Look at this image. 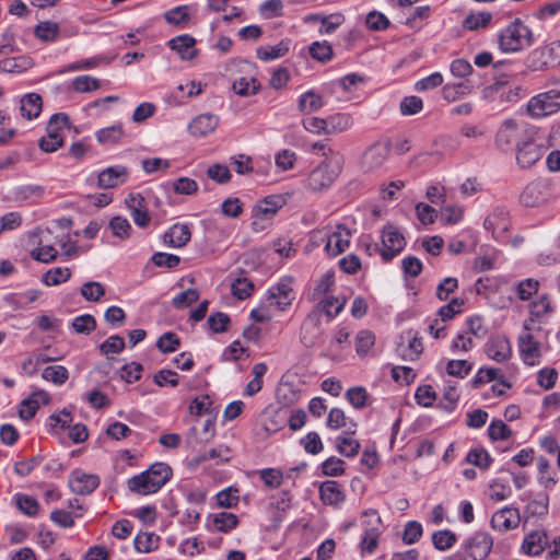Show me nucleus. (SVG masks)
<instances>
[{
	"mask_svg": "<svg viewBox=\"0 0 560 560\" xmlns=\"http://www.w3.org/2000/svg\"><path fill=\"white\" fill-rule=\"evenodd\" d=\"M172 477L171 467L162 462L152 464L147 470L127 480L128 489L140 495L156 493Z\"/></svg>",
	"mask_w": 560,
	"mask_h": 560,
	"instance_id": "obj_1",
	"label": "nucleus"
},
{
	"mask_svg": "<svg viewBox=\"0 0 560 560\" xmlns=\"http://www.w3.org/2000/svg\"><path fill=\"white\" fill-rule=\"evenodd\" d=\"M534 40L533 31L520 19L511 22L498 36L499 48L503 52L522 51L530 47Z\"/></svg>",
	"mask_w": 560,
	"mask_h": 560,
	"instance_id": "obj_2",
	"label": "nucleus"
},
{
	"mask_svg": "<svg viewBox=\"0 0 560 560\" xmlns=\"http://www.w3.org/2000/svg\"><path fill=\"white\" fill-rule=\"evenodd\" d=\"M341 171L340 163L332 160H324L310 172L303 182L304 188L313 192H319L329 188Z\"/></svg>",
	"mask_w": 560,
	"mask_h": 560,
	"instance_id": "obj_3",
	"label": "nucleus"
},
{
	"mask_svg": "<svg viewBox=\"0 0 560 560\" xmlns=\"http://www.w3.org/2000/svg\"><path fill=\"white\" fill-rule=\"evenodd\" d=\"M530 71H542L560 65V40L533 49L525 59Z\"/></svg>",
	"mask_w": 560,
	"mask_h": 560,
	"instance_id": "obj_4",
	"label": "nucleus"
},
{
	"mask_svg": "<svg viewBox=\"0 0 560 560\" xmlns=\"http://www.w3.org/2000/svg\"><path fill=\"white\" fill-rule=\"evenodd\" d=\"M527 114L534 119L545 118L560 110V90L551 89L530 97Z\"/></svg>",
	"mask_w": 560,
	"mask_h": 560,
	"instance_id": "obj_5",
	"label": "nucleus"
},
{
	"mask_svg": "<svg viewBox=\"0 0 560 560\" xmlns=\"http://www.w3.org/2000/svg\"><path fill=\"white\" fill-rule=\"evenodd\" d=\"M320 234L325 240V252L329 256H338L343 253L350 245L351 232L343 224L335 228H325Z\"/></svg>",
	"mask_w": 560,
	"mask_h": 560,
	"instance_id": "obj_6",
	"label": "nucleus"
},
{
	"mask_svg": "<svg viewBox=\"0 0 560 560\" xmlns=\"http://www.w3.org/2000/svg\"><path fill=\"white\" fill-rule=\"evenodd\" d=\"M382 248L380 254L385 261L392 260L400 254L405 246L406 240L399 229L393 224H387L381 233Z\"/></svg>",
	"mask_w": 560,
	"mask_h": 560,
	"instance_id": "obj_7",
	"label": "nucleus"
},
{
	"mask_svg": "<svg viewBox=\"0 0 560 560\" xmlns=\"http://www.w3.org/2000/svg\"><path fill=\"white\" fill-rule=\"evenodd\" d=\"M272 308L284 311L294 300L291 278H281L279 282L268 289L265 299Z\"/></svg>",
	"mask_w": 560,
	"mask_h": 560,
	"instance_id": "obj_8",
	"label": "nucleus"
},
{
	"mask_svg": "<svg viewBox=\"0 0 560 560\" xmlns=\"http://www.w3.org/2000/svg\"><path fill=\"white\" fill-rule=\"evenodd\" d=\"M517 347L524 364L535 366L540 363L541 343L536 339L533 332L521 331L517 338Z\"/></svg>",
	"mask_w": 560,
	"mask_h": 560,
	"instance_id": "obj_9",
	"label": "nucleus"
},
{
	"mask_svg": "<svg viewBox=\"0 0 560 560\" xmlns=\"http://www.w3.org/2000/svg\"><path fill=\"white\" fill-rule=\"evenodd\" d=\"M523 94L524 91L520 85L503 78H494L492 82V102H498L500 105L515 103L522 98Z\"/></svg>",
	"mask_w": 560,
	"mask_h": 560,
	"instance_id": "obj_10",
	"label": "nucleus"
},
{
	"mask_svg": "<svg viewBox=\"0 0 560 560\" xmlns=\"http://www.w3.org/2000/svg\"><path fill=\"white\" fill-rule=\"evenodd\" d=\"M390 153V144L375 142L363 153L362 166L368 172L380 170L387 161Z\"/></svg>",
	"mask_w": 560,
	"mask_h": 560,
	"instance_id": "obj_11",
	"label": "nucleus"
},
{
	"mask_svg": "<svg viewBox=\"0 0 560 560\" xmlns=\"http://www.w3.org/2000/svg\"><path fill=\"white\" fill-rule=\"evenodd\" d=\"M521 135V126L515 120L508 119L497 131L495 144L503 152L511 151L518 143Z\"/></svg>",
	"mask_w": 560,
	"mask_h": 560,
	"instance_id": "obj_12",
	"label": "nucleus"
},
{
	"mask_svg": "<svg viewBox=\"0 0 560 560\" xmlns=\"http://www.w3.org/2000/svg\"><path fill=\"white\" fill-rule=\"evenodd\" d=\"M318 494L323 504L340 508L347 499L342 486L336 480H325L318 486Z\"/></svg>",
	"mask_w": 560,
	"mask_h": 560,
	"instance_id": "obj_13",
	"label": "nucleus"
},
{
	"mask_svg": "<svg viewBox=\"0 0 560 560\" xmlns=\"http://www.w3.org/2000/svg\"><path fill=\"white\" fill-rule=\"evenodd\" d=\"M129 176L130 171L128 167L117 164L101 171L97 176V184L104 189L116 188L125 184L129 179Z\"/></svg>",
	"mask_w": 560,
	"mask_h": 560,
	"instance_id": "obj_14",
	"label": "nucleus"
},
{
	"mask_svg": "<svg viewBox=\"0 0 560 560\" xmlns=\"http://www.w3.org/2000/svg\"><path fill=\"white\" fill-rule=\"evenodd\" d=\"M549 196V185L542 180H535L524 188L520 200L526 207H537L544 203Z\"/></svg>",
	"mask_w": 560,
	"mask_h": 560,
	"instance_id": "obj_15",
	"label": "nucleus"
},
{
	"mask_svg": "<svg viewBox=\"0 0 560 560\" xmlns=\"http://www.w3.org/2000/svg\"><path fill=\"white\" fill-rule=\"evenodd\" d=\"M100 485L97 475L86 474L81 469H75L71 472L69 478V487L72 492L80 495H88L92 493Z\"/></svg>",
	"mask_w": 560,
	"mask_h": 560,
	"instance_id": "obj_16",
	"label": "nucleus"
},
{
	"mask_svg": "<svg viewBox=\"0 0 560 560\" xmlns=\"http://www.w3.org/2000/svg\"><path fill=\"white\" fill-rule=\"evenodd\" d=\"M220 118L214 114H201L196 116L187 127V131L195 138L206 137L219 126Z\"/></svg>",
	"mask_w": 560,
	"mask_h": 560,
	"instance_id": "obj_17",
	"label": "nucleus"
},
{
	"mask_svg": "<svg viewBox=\"0 0 560 560\" xmlns=\"http://www.w3.org/2000/svg\"><path fill=\"white\" fill-rule=\"evenodd\" d=\"M544 153L545 149L542 145L533 141L524 142L521 147H517V164L522 168H529L542 158Z\"/></svg>",
	"mask_w": 560,
	"mask_h": 560,
	"instance_id": "obj_18",
	"label": "nucleus"
},
{
	"mask_svg": "<svg viewBox=\"0 0 560 560\" xmlns=\"http://www.w3.org/2000/svg\"><path fill=\"white\" fill-rule=\"evenodd\" d=\"M195 45L196 39L189 34H183L168 40V47L176 51L182 60H191L198 56Z\"/></svg>",
	"mask_w": 560,
	"mask_h": 560,
	"instance_id": "obj_19",
	"label": "nucleus"
},
{
	"mask_svg": "<svg viewBox=\"0 0 560 560\" xmlns=\"http://www.w3.org/2000/svg\"><path fill=\"white\" fill-rule=\"evenodd\" d=\"M190 238L191 231L188 224H174L163 235L164 244L174 248L185 246Z\"/></svg>",
	"mask_w": 560,
	"mask_h": 560,
	"instance_id": "obj_20",
	"label": "nucleus"
},
{
	"mask_svg": "<svg viewBox=\"0 0 560 560\" xmlns=\"http://www.w3.org/2000/svg\"><path fill=\"white\" fill-rule=\"evenodd\" d=\"M238 524V518L231 512H219L209 514L207 517V527L220 533H230Z\"/></svg>",
	"mask_w": 560,
	"mask_h": 560,
	"instance_id": "obj_21",
	"label": "nucleus"
},
{
	"mask_svg": "<svg viewBox=\"0 0 560 560\" xmlns=\"http://www.w3.org/2000/svg\"><path fill=\"white\" fill-rule=\"evenodd\" d=\"M520 524V514L516 509L504 508L492 514V528L502 532L513 529Z\"/></svg>",
	"mask_w": 560,
	"mask_h": 560,
	"instance_id": "obj_22",
	"label": "nucleus"
},
{
	"mask_svg": "<svg viewBox=\"0 0 560 560\" xmlns=\"http://www.w3.org/2000/svg\"><path fill=\"white\" fill-rule=\"evenodd\" d=\"M291 40L288 38L281 39L276 45L259 46L256 49L257 58L261 61L269 62L284 57L290 50Z\"/></svg>",
	"mask_w": 560,
	"mask_h": 560,
	"instance_id": "obj_23",
	"label": "nucleus"
},
{
	"mask_svg": "<svg viewBox=\"0 0 560 560\" xmlns=\"http://www.w3.org/2000/svg\"><path fill=\"white\" fill-rule=\"evenodd\" d=\"M547 545L548 538L546 533L536 530L524 537L521 550L523 553L528 556H538L545 550Z\"/></svg>",
	"mask_w": 560,
	"mask_h": 560,
	"instance_id": "obj_24",
	"label": "nucleus"
},
{
	"mask_svg": "<svg viewBox=\"0 0 560 560\" xmlns=\"http://www.w3.org/2000/svg\"><path fill=\"white\" fill-rule=\"evenodd\" d=\"M326 427L330 430L347 429L349 433H354L357 423L348 418L341 408H331L328 412Z\"/></svg>",
	"mask_w": 560,
	"mask_h": 560,
	"instance_id": "obj_25",
	"label": "nucleus"
},
{
	"mask_svg": "<svg viewBox=\"0 0 560 560\" xmlns=\"http://www.w3.org/2000/svg\"><path fill=\"white\" fill-rule=\"evenodd\" d=\"M43 101L37 93H27L20 101V110L22 117L33 120L42 113Z\"/></svg>",
	"mask_w": 560,
	"mask_h": 560,
	"instance_id": "obj_26",
	"label": "nucleus"
},
{
	"mask_svg": "<svg viewBox=\"0 0 560 560\" xmlns=\"http://www.w3.org/2000/svg\"><path fill=\"white\" fill-rule=\"evenodd\" d=\"M458 382L453 380H444L443 395L440 400V407L446 411H453L459 400Z\"/></svg>",
	"mask_w": 560,
	"mask_h": 560,
	"instance_id": "obj_27",
	"label": "nucleus"
},
{
	"mask_svg": "<svg viewBox=\"0 0 560 560\" xmlns=\"http://www.w3.org/2000/svg\"><path fill=\"white\" fill-rule=\"evenodd\" d=\"M325 106V101L314 90H308L301 94L298 100V108L303 114L318 112Z\"/></svg>",
	"mask_w": 560,
	"mask_h": 560,
	"instance_id": "obj_28",
	"label": "nucleus"
},
{
	"mask_svg": "<svg viewBox=\"0 0 560 560\" xmlns=\"http://www.w3.org/2000/svg\"><path fill=\"white\" fill-rule=\"evenodd\" d=\"M328 135L342 133L350 130L354 119L349 113H335L327 117Z\"/></svg>",
	"mask_w": 560,
	"mask_h": 560,
	"instance_id": "obj_29",
	"label": "nucleus"
},
{
	"mask_svg": "<svg viewBox=\"0 0 560 560\" xmlns=\"http://www.w3.org/2000/svg\"><path fill=\"white\" fill-rule=\"evenodd\" d=\"M468 553L472 560H487L490 553V538L486 534L475 535L470 539Z\"/></svg>",
	"mask_w": 560,
	"mask_h": 560,
	"instance_id": "obj_30",
	"label": "nucleus"
},
{
	"mask_svg": "<svg viewBox=\"0 0 560 560\" xmlns=\"http://www.w3.org/2000/svg\"><path fill=\"white\" fill-rule=\"evenodd\" d=\"M352 433L349 431L339 435L335 440L336 448L339 454L346 457H354L360 451V443L358 440L351 436Z\"/></svg>",
	"mask_w": 560,
	"mask_h": 560,
	"instance_id": "obj_31",
	"label": "nucleus"
},
{
	"mask_svg": "<svg viewBox=\"0 0 560 560\" xmlns=\"http://www.w3.org/2000/svg\"><path fill=\"white\" fill-rule=\"evenodd\" d=\"M45 194V187L40 185H22L14 191V196L20 201H27L30 203L37 202Z\"/></svg>",
	"mask_w": 560,
	"mask_h": 560,
	"instance_id": "obj_32",
	"label": "nucleus"
},
{
	"mask_svg": "<svg viewBox=\"0 0 560 560\" xmlns=\"http://www.w3.org/2000/svg\"><path fill=\"white\" fill-rule=\"evenodd\" d=\"M71 278V270L68 267H55L42 276V282L46 287H56L67 282Z\"/></svg>",
	"mask_w": 560,
	"mask_h": 560,
	"instance_id": "obj_33",
	"label": "nucleus"
},
{
	"mask_svg": "<svg viewBox=\"0 0 560 560\" xmlns=\"http://www.w3.org/2000/svg\"><path fill=\"white\" fill-rule=\"evenodd\" d=\"M124 136L121 124H115L109 127L102 128L96 131L95 137L102 144L117 143Z\"/></svg>",
	"mask_w": 560,
	"mask_h": 560,
	"instance_id": "obj_34",
	"label": "nucleus"
},
{
	"mask_svg": "<svg viewBox=\"0 0 560 560\" xmlns=\"http://www.w3.org/2000/svg\"><path fill=\"white\" fill-rule=\"evenodd\" d=\"M30 256L35 261L43 262V264H50L57 259L58 250L49 241L40 247L31 248Z\"/></svg>",
	"mask_w": 560,
	"mask_h": 560,
	"instance_id": "obj_35",
	"label": "nucleus"
},
{
	"mask_svg": "<svg viewBox=\"0 0 560 560\" xmlns=\"http://www.w3.org/2000/svg\"><path fill=\"white\" fill-rule=\"evenodd\" d=\"M40 295L37 289H30L24 292L13 293L7 298V301L15 308H26L34 303Z\"/></svg>",
	"mask_w": 560,
	"mask_h": 560,
	"instance_id": "obj_36",
	"label": "nucleus"
},
{
	"mask_svg": "<svg viewBox=\"0 0 560 560\" xmlns=\"http://www.w3.org/2000/svg\"><path fill=\"white\" fill-rule=\"evenodd\" d=\"M472 91V84L469 81L459 83H447L443 86V96L448 102H454L457 98L470 94Z\"/></svg>",
	"mask_w": 560,
	"mask_h": 560,
	"instance_id": "obj_37",
	"label": "nucleus"
},
{
	"mask_svg": "<svg viewBox=\"0 0 560 560\" xmlns=\"http://www.w3.org/2000/svg\"><path fill=\"white\" fill-rule=\"evenodd\" d=\"M159 536L152 533H139L133 540L135 549L138 552L148 553L159 546Z\"/></svg>",
	"mask_w": 560,
	"mask_h": 560,
	"instance_id": "obj_38",
	"label": "nucleus"
},
{
	"mask_svg": "<svg viewBox=\"0 0 560 560\" xmlns=\"http://www.w3.org/2000/svg\"><path fill=\"white\" fill-rule=\"evenodd\" d=\"M456 541V535L450 529H442L432 534V544L439 551L451 549Z\"/></svg>",
	"mask_w": 560,
	"mask_h": 560,
	"instance_id": "obj_39",
	"label": "nucleus"
},
{
	"mask_svg": "<svg viewBox=\"0 0 560 560\" xmlns=\"http://www.w3.org/2000/svg\"><path fill=\"white\" fill-rule=\"evenodd\" d=\"M42 377L60 386L68 381L69 372L63 365H49L43 370Z\"/></svg>",
	"mask_w": 560,
	"mask_h": 560,
	"instance_id": "obj_40",
	"label": "nucleus"
},
{
	"mask_svg": "<svg viewBox=\"0 0 560 560\" xmlns=\"http://www.w3.org/2000/svg\"><path fill=\"white\" fill-rule=\"evenodd\" d=\"M164 19L170 24L185 26L190 20L189 7L186 4L175 7L165 12Z\"/></svg>",
	"mask_w": 560,
	"mask_h": 560,
	"instance_id": "obj_41",
	"label": "nucleus"
},
{
	"mask_svg": "<svg viewBox=\"0 0 560 560\" xmlns=\"http://www.w3.org/2000/svg\"><path fill=\"white\" fill-rule=\"evenodd\" d=\"M281 208V200L275 197H267L255 207V215L267 219L273 215Z\"/></svg>",
	"mask_w": 560,
	"mask_h": 560,
	"instance_id": "obj_42",
	"label": "nucleus"
},
{
	"mask_svg": "<svg viewBox=\"0 0 560 560\" xmlns=\"http://www.w3.org/2000/svg\"><path fill=\"white\" fill-rule=\"evenodd\" d=\"M511 355V345L505 336L492 338V360L504 361Z\"/></svg>",
	"mask_w": 560,
	"mask_h": 560,
	"instance_id": "obj_43",
	"label": "nucleus"
},
{
	"mask_svg": "<svg viewBox=\"0 0 560 560\" xmlns=\"http://www.w3.org/2000/svg\"><path fill=\"white\" fill-rule=\"evenodd\" d=\"M300 445L303 447V450L307 454H311V455H317L324 448L323 441H322L319 434L315 431H311L306 435L301 438Z\"/></svg>",
	"mask_w": 560,
	"mask_h": 560,
	"instance_id": "obj_44",
	"label": "nucleus"
},
{
	"mask_svg": "<svg viewBox=\"0 0 560 560\" xmlns=\"http://www.w3.org/2000/svg\"><path fill=\"white\" fill-rule=\"evenodd\" d=\"M81 295L89 302H98L105 294V288L101 282L88 281L81 287Z\"/></svg>",
	"mask_w": 560,
	"mask_h": 560,
	"instance_id": "obj_45",
	"label": "nucleus"
},
{
	"mask_svg": "<svg viewBox=\"0 0 560 560\" xmlns=\"http://www.w3.org/2000/svg\"><path fill=\"white\" fill-rule=\"evenodd\" d=\"M495 217L498 221L495 224L492 222V236L500 242L505 243L506 240L504 237V233L508 232L510 228L508 212L503 209H497Z\"/></svg>",
	"mask_w": 560,
	"mask_h": 560,
	"instance_id": "obj_46",
	"label": "nucleus"
},
{
	"mask_svg": "<svg viewBox=\"0 0 560 560\" xmlns=\"http://www.w3.org/2000/svg\"><path fill=\"white\" fill-rule=\"evenodd\" d=\"M59 33V26L55 22H40L34 31L35 36L43 42H54Z\"/></svg>",
	"mask_w": 560,
	"mask_h": 560,
	"instance_id": "obj_47",
	"label": "nucleus"
},
{
	"mask_svg": "<svg viewBox=\"0 0 560 560\" xmlns=\"http://www.w3.org/2000/svg\"><path fill=\"white\" fill-rule=\"evenodd\" d=\"M346 300L343 298L326 296L320 301V310L329 317H336L345 307Z\"/></svg>",
	"mask_w": 560,
	"mask_h": 560,
	"instance_id": "obj_48",
	"label": "nucleus"
},
{
	"mask_svg": "<svg viewBox=\"0 0 560 560\" xmlns=\"http://www.w3.org/2000/svg\"><path fill=\"white\" fill-rule=\"evenodd\" d=\"M423 527L418 521H408L402 532V542L405 545H413L422 537Z\"/></svg>",
	"mask_w": 560,
	"mask_h": 560,
	"instance_id": "obj_49",
	"label": "nucleus"
},
{
	"mask_svg": "<svg viewBox=\"0 0 560 560\" xmlns=\"http://www.w3.org/2000/svg\"><path fill=\"white\" fill-rule=\"evenodd\" d=\"M15 501L18 509L26 516L34 517L37 515L39 505L35 498L27 494H16Z\"/></svg>",
	"mask_w": 560,
	"mask_h": 560,
	"instance_id": "obj_50",
	"label": "nucleus"
},
{
	"mask_svg": "<svg viewBox=\"0 0 560 560\" xmlns=\"http://www.w3.org/2000/svg\"><path fill=\"white\" fill-rule=\"evenodd\" d=\"M254 290V283L247 278H237L231 284V292L238 300H245L249 298Z\"/></svg>",
	"mask_w": 560,
	"mask_h": 560,
	"instance_id": "obj_51",
	"label": "nucleus"
},
{
	"mask_svg": "<svg viewBox=\"0 0 560 560\" xmlns=\"http://www.w3.org/2000/svg\"><path fill=\"white\" fill-rule=\"evenodd\" d=\"M472 370V364L466 360H448L446 373L448 376L465 378Z\"/></svg>",
	"mask_w": 560,
	"mask_h": 560,
	"instance_id": "obj_52",
	"label": "nucleus"
},
{
	"mask_svg": "<svg viewBox=\"0 0 560 560\" xmlns=\"http://www.w3.org/2000/svg\"><path fill=\"white\" fill-rule=\"evenodd\" d=\"M363 82L362 77L357 73H349L331 83L334 92H351Z\"/></svg>",
	"mask_w": 560,
	"mask_h": 560,
	"instance_id": "obj_53",
	"label": "nucleus"
},
{
	"mask_svg": "<svg viewBox=\"0 0 560 560\" xmlns=\"http://www.w3.org/2000/svg\"><path fill=\"white\" fill-rule=\"evenodd\" d=\"M308 51L313 59L320 62H326L332 57V48L326 40L312 43Z\"/></svg>",
	"mask_w": 560,
	"mask_h": 560,
	"instance_id": "obj_54",
	"label": "nucleus"
},
{
	"mask_svg": "<svg viewBox=\"0 0 560 560\" xmlns=\"http://www.w3.org/2000/svg\"><path fill=\"white\" fill-rule=\"evenodd\" d=\"M125 349V340L119 335H113L100 345L103 355L118 354Z\"/></svg>",
	"mask_w": 560,
	"mask_h": 560,
	"instance_id": "obj_55",
	"label": "nucleus"
},
{
	"mask_svg": "<svg viewBox=\"0 0 560 560\" xmlns=\"http://www.w3.org/2000/svg\"><path fill=\"white\" fill-rule=\"evenodd\" d=\"M317 20L320 22V26L318 32L322 35H328L336 31L337 27H339L345 18L340 13H335L326 16L317 18Z\"/></svg>",
	"mask_w": 560,
	"mask_h": 560,
	"instance_id": "obj_56",
	"label": "nucleus"
},
{
	"mask_svg": "<svg viewBox=\"0 0 560 560\" xmlns=\"http://www.w3.org/2000/svg\"><path fill=\"white\" fill-rule=\"evenodd\" d=\"M345 462L336 456H330L320 465L322 474L328 477H338L345 472Z\"/></svg>",
	"mask_w": 560,
	"mask_h": 560,
	"instance_id": "obj_57",
	"label": "nucleus"
},
{
	"mask_svg": "<svg viewBox=\"0 0 560 560\" xmlns=\"http://www.w3.org/2000/svg\"><path fill=\"white\" fill-rule=\"evenodd\" d=\"M375 336L370 330H360L355 336V350L359 355H365L374 346Z\"/></svg>",
	"mask_w": 560,
	"mask_h": 560,
	"instance_id": "obj_58",
	"label": "nucleus"
},
{
	"mask_svg": "<svg viewBox=\"0 0 560 560\" xmlns=\"http://www.w3.org/2000/svg\"><path fill=\"white\" fill-rule=\"evenodd\" d=\"M259 477L271 489L279 488L283 482L282 470L277 468H264L259 470Z\"/></svg>",
	"mask_w": 560,
	"mask_h": 560,
	"instance_id": "obj_59",
	"label": "nucleus"
},
{
	"mask_svg": "<svg viewBox=\"0 0 560 560\" xmlns=\"http://www.w3.org/2000/svg\"><path fill=\"white\" fill-rule=\"evenodd\" d=\"M180 346L178 336L174 332H164L156 341V348L163 353L175 352Z\"/></svg>",
	"mask_w": 560,
	"mask_h": 560,
	"instance_id": "obj_60",
	"label": "nucleus"
},
{
	"mask_svg": "<svg viewBox=\"0 0 560 560\" xmlns=\"http://www.w3.org/2000/svg\"><path fill=\"white\" fill-rule=\"evenodd\" d=\"M259 13L264 19H273L283 14L282 0H266L259 5Z\"/></svg>",
	"mask_w": 560,
	"mask_h": 560,
	"instance_id": "obj_61",
	"label": "nucleus"
},
{
	"mask_svg": "<svg viewBox=\"0 0 560 560\" xmlns=\"http://www.w3.org/2000/svg\"><path fill=\"white\" fill-rule=\"evenodd\" d=\"M207 175L210 179L221 185L231 180V172L229 167L220 163L210 165L207 170Z\"/></svg>",
	"mask_w": 560,
	"mask_h": 560,
	"instance_id": "obj_62",
	"label": "nucleus"
},
{
	"mask_svg": "<svg viewBox=\"0 0 560 560\" xmlns=\"http://www.w3.org/2000/svg\"><path fill=\"white\" fill-rule=\"evenodd\" d=\"M423 108V102L419 96L410 95L402 98L399 105L401 115L411 116L420 113Z\"/></svg>",
	"mask_w": 560,
	"mask_h": 560,
	"instance_id": "obj_63",
	"label": "nucleus"
},
{
	"mask_svg": "<svg viewBox=\"0 0 560 560\" xmlns=\"http://www.w3.org/2000/svg\"><path fill=\"white\" fill-rule=\"evenodd\" d=\"M258 89L254 78H240L233 82V91L241 96L255 94Z\"/></svg>",
	"mask_w": 560,
	"mask_h": 560,
	"instance_id": "obj_64",
	"label": "nucleus"
}]
</instances>
